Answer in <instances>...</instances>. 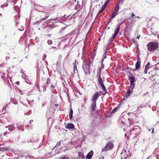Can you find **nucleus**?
Returning a JSON list of instances; mask_svg holds the SVG:
<instances>
[{"label":"nucleus","mask_w":159,"mask_h":159,"mask_svg":"<svg viewBox=\"0 0 159 159\" xmlns=\"http://www.w3.org/2000/svg\"><path fill=\"white\" fill-rule=\"evenodd\" d=\"M60 18L59 17H57L54 19L51 18L48 20L50 22H51L53 25V28L55 27L59 26V25L57 24L58 22H60L61 23L63 24V22L58 19Z\"/></svg>","instance_id":"4"},{"label":"nucleus","mask_w":159,"mask_h":159,"mask_svg":"<svg viewBox=\"0 0 159 159\" xmlns=\"http://www.w3.org/2000/svg\"><path fill=\"white\" fill-rule=\"evenodd\" d=\"M35 41L36 43H38L39 41V39L38 37H36L35 39Z\"/></svg>","instance_id":"45"},{"label":"nucleus","mask_w":159,"mask_h":159,"mask_svg":"<svg viewBox=\"0 0 159 159\" xmlns=\"http://www.w3.org/2000/svg\"><path fill=\"white\" fill-rule=\"evenodd\" d=\"M98 71L97 73V77H101V69H98Z\"/></svg>","instance_id":"23"},{"label":"nucleus","mask_w":159,"mask_h":159,"mask_svg":"<svg viewBox=\"0 0 159 159\" xmlns=\"http://www.w3.org/2000/svg\"><path fill=\"white\" fill-rule=\"evenodd\" d=\"M80 10L77 11L76 12H75L71 17H70L69 18V19H71L72 18H75V16L77 14L79 11Z\"/></svg>","instance_id":"28"},{"label":"nucleus","mask_w":159,"mask_h":159,"mask_svg":"<svg viewBox=\"0 0 159 159\" xmlns=\"http://www.w3.org/2000/svg\"><path fill=\"white\" fill-rule=\"evenodd\" d=\"M113 41V40H112L111 39L109 40L106 46L107 48L108 47Z\"/></svg>","instance_id":"27"},{"label":"nucleus","mask_w":159,"mask_h":159,"mask_svg":"<svg viewBox=\"0 0 159 159\" xmlns=\"http://www.w3.org/2000/svg\"><path fill=\"white\" fill-rule=\"evenodd\" d=\"M133 129L134 131L137 130V131L138 132L139 131L140 128L138 126H135L133 128Z\"/></svg>","instance_id":"21"},{"label":"nucleus","mask_w":159,"mask_h":159,"mask_svg":"<svg viewBox=\"0 0 159 159\" xmlns=\"http://www.w3.org/2000/svg\"><path fill=\"white\" fill-rule=\"evenodd\" d=\"M60 141L59 142H58L57 143V144L55 146V147H58V146L60 145Z\"/></svg>","instance_id":"56"},{"label":"nucleus","mask_w":159,"mask_h":159,"mask_svg":"<svg viewBox=\"0 0 159 159\" xmlns=\"http://www.w3.org/2000/svg\"><path fill=\"white\" fill-rule=\"evenodd\" d=\"M70 36H71V34H70V33H68V34H66V35H65L64 36V37L66 38L67 39V38H69Z\"/></svg>","instance_id":"40"},{"label":"nucleus","mask_w":159,"mask_h":159,"mask_svg":"<svg viewBox=\"0 0 159 159\" xmlns=\"http://www.w3.org/2000/svg\"><path fill=\"white\" fill-rule=\"evenodd\" d=\"M65 128L66 129H75V126L72 123H68L66 125Z\"/></svg>","instance_id":"11"},{"label":"nucleus","mask_w":159,"mask_h":159,"mask_svg":"<svg viewBox=\"0 0 159 159\" xmlns=\"http://www.w3.org/2000/svg\"><path fill=\"white\" fill-rule=\"evenodd\" d=\"M114 144L112 142L107 143L105 146L102 148L101 150L102 152L111 150L114 147Z\"/></svg>","instance_id":"3"},{"label":"nucleus","mask_w":159,"mask_h":159,"mask_svg":"<svg viewBox=\"0 0 159 159\" xmlns=\"http://www.w3.org/2000/svg\"><path fill=\"white\" fill-rule=\"evenodd\" d=\"M91 63V60L89 58L87 60H84L83 61L82 68L85 74H90Z\"/></svg>","instance_id":"1"},{"label":"nucleus","mask_w":159,"mask_h":159,"mask_svg":"<svg viewBox=\"0 0 159 159\" xmlns=\"http://www.w3.org/2000/svg\"><path fill=\"white\" fill-rule=\"evenodd\" d=\"M93 151L92 150H91L87 155L86 157V159H91L93 155Z\"/></svg>","instance_id":"12"},{"label":"nucleus","mask_w":159,"mask_h":159,"mask_svg":"<svg viewBox=\"0 0 159 159\" xmlns=\"http://www.w3.org/2000/svg\"><path fill=\"white\" fill-rule=\"evenodd\" d=\"M51 82V80L49 78H48L47 79V81L46 82V84L47 85H48L50 84Z\"/></svg>","instance_id":"32"},{"label":"nucleus","mask_w":159,"mask_h":159,"mask_svg":"<svg viewBox=\"0 0 159 159\" xmlns=\"http://www.w3.org/2000/svg\"><path fill=\"white\" fill-rule=\"evenodd\" d=\"M2 136L3 135L2 134H0V140H1L3 139Z\"/></svg>","instance_id":"60"},{"label":"nucleus","mask_w":159,"mask_h":159,"mask_svg":"<svg viewBox=\"0 0 159 159\" xmlns=\"http://www.w3.org/2000/svg\"><path fill=\"white\" fill-rule=\"evenodd\" d=\"M34 102V100H32L31 101H29V100H28V102L29 103V104L30 105H32V104H30V103L31 102Z\"/></svg>","instance_id":"50"},{"label":"nucleus","mask_w":159,"mask_h":159,"mask_svg":"<svg viewBox=\"0 0 159 159\" xmlns=\"http://www.w3.org/2000/svg\"><path fill=\"white\" fill-rule=\"evenodd\" d=\"M102 90L103 92L101 91H96L98 93L99 96L101 95H105L107 93V91L105 87V89H104L103 88H102Z\"/></svg>","instance_id":"10"},{"label":"nucleus","mask_w":159,"mask_h":159,"mask_svg":"<svg viewBox=\"0 0 159 159\" xmlns=\"http://www.w3.org/2000/svg\"><path fill=\"white\" fill-rule=\"evenodd\" d=\"M26 20L27 23V24L29 25L30 24V19L29 18L28 19L27 18L26 19Z\"/></svg>","instance_id":"43"},{"label":"nucleus","mask_w":159,"mask_h":159,"mask_svg":"<svg viewBox=\"0 0 159 159\" xmlns=\"http://www.w3.org/2000/svg\"><path fill=\"white\" fill-rule=\"evenodd\" d=\"M112 18H111V17H110V19H109V20H108V21L107 22V25L108 24H109V23H110V22H111L112 21Z\"/></svg>","instance_id":"54"},{"label":"nucleus","mask_w":159,"mask_h":159,"mask_svg":"<svg viewBox=\"0 0 159 159\" xmlns=\"http://www.w3.org/2000/svg\"><path fill=\"white\" fill-rule=\"evenodd\" d=\"M141 62L137 61L135 64L136 69L139 70L140 68V64Z\"/></svg>","instance_id":"17"},{"label":"nucleus","mask_w":159,"mask_h":159,"mask_svg":"<svg viewBox=\"0 0 159 159\" xmlns=\"http://www.w3.org/2000/svg\"><path fill=\"white\" fill-rule=\"evenodd\" d=\"M127 20V19L123 20L121 19L120 20V22L119 23V24L118 25H119V26H120V25L124 23Z\"/></svg>","instance_id":"24"},{"label":"nucleus","mask_w":159,"mask_h":159,"mask_svg":"<svg viewBox=\"0 0 159 159\" xmlns=\"http://www.w3.org/2000/svg\"><path fill=\"white\" fill-rule=\"evenodd\" d=\"M98 80V84L102 88L105 89V86L103 83L102 79L101 77H97Z\"/></svg>","instance_id":"8"},{"label":"nucleus","mask_w":159,"mask_h":159,"mask_svg":"<svg viewBox=\"0 0 159 159\" xmlns=\"http://www.w3.org/2000/svg\"><path fill=\"white\" fill-rule=\"evenodd\" d=\"M80 4H77L75 5V10H80Z\"/></svg>","instance_id":"25"},{"label":"nucleus","mask_w":159,"mask_h":159,"mask_svg":"<svg viewBox=\"0 0 159 159\" xmlns=\"http://www.w3.org/2000/svg\"><path fill=\"white\" fill-rule=\"evenodd\" d=\"M74 71L75 72V70H76L77 71V66L76 65H75L74 67Z\"/></svg>","instance_id":"58"},{"label":"nucleus","mask_w":159,"mask_h":159,"mask_svg":"<svg viewBox=\"0 0 159 159\" xmlns=\"http://www.w3.org/2000/svg\"><path fill=\"white\" fill-rule=\"evenodd\" d=\"M10 58V57L9 56H6V59L7 61L8 60V59H9Z\"/></svg>","instance_id":"63"},{"label":"nucleus","mask_w":159,"mask_h":159,"mask_svg":"<svg viewBox=\"0 0 159 159\" xmlns=\"http://www.w3.org/2000/svg\"><path fill=\"white\" fill-rule=\"evenodd\" d=\"M16 127L19 130H20V131H22V130H23V129H22L21 128V127L20 125H18L17 124H16Z\"/></svg>","instance_id":"38"},{"label":"nucleus","mask_w":159,"mask_h":159,"mask_svg":"<svg viewBox=\"0 0 159 159\" xmlns=\"http://www.w3.org/2000/svg\"><path fill=\"white\" fill-rule=\"evenodd\" d=\"M156 75H157L156 73L154 74H151V77H149V79H150L151 77H152V78H154L155 76H156Z\"/></svg>","instance_id":"47"},{"label":"nucleus","mask_w":159,"mask_h":159,"mask_svg":"<svg viewBox=\"0 0 159 159\" xmlns=\"http://www.w3.org/2000/svg\"><path fill=\"white\" fill-rule=\"evenodd\" d=\"M95 56V54H93L91 56V59H92V60H91V63H92L93 62V58H94Z\"/></svg>","instance_id":"42"},{"label":"nucleus","mask_w":159,"mask_h":159,"mask_svg":"<svg viewBox=\"0 0 159 159\" xmlns=\"http://www.w3.org/2000/svg\"><path fill=\"white\" fill-rule=\"evenodd\" d=\"M99 97V96L98 93L96 92L94 94L91 98L92 101L96 102L97 100H98Z\"/></svg>","instance_id":"9"},{"label":"nucleus","mask_w":159,"mask_h":159,"mask_svg":"<svg viewBox=\"0 0 159 159\" xmlns=\"http://www.w3.org/2000/svg\"><path fill=\"white\" fill-rule=\"evenodd\" d=\"M120 26L119 25H117L116 28L115 30V33L112 35V37L111 38V39L113 40H114V39L117 35L119 32L120 31Z\"/></svg>","instance_id":"6"},{"label":"nucleus","mask_w":159,"mask_h":159,"mask_svg":"<svg viewBox=\"0 0 159 159\" xmlns=\"http://www.w3.org/2000/svg\"><path fill=\"white\" fill-rule=\"evenodd\" d=\"M8 128V130L10 131H12L16 129V127L14 126V125H10L8 126H6L5 128Z\"/></svg>","instance_id":"14"},{"label":"nucleus","mask_w":159,"mask_h":159,"mask_svg":"<svg viewBox=\"0 0 159 159\" xmlns=\"http://www.w3.org/2000/svg\"><path fill=\"white\" fill-rule=\"evenodd\" d=\"M119 6L118 4L116 5V7L115 8L113 12L117 14L119 11Z\"/></svg>","instance_id":"18"},{"label":"nucleus","mask_w":159,"mask_h":159,"mask_svg":"<svg viewBox=\"0 0 159 159\" xmlns=\"http://www.w3.org/2000/svg\"><path fill=\"white\" fill-rule=\"evenodd\" d=\"M148 70V69H146L145 68L144 71V73L145 74H146L147 73Z\"/></svg>","instance_id":"62"},{"label":"nucleus","mask_w":159,"mask_h":159,"mask_svg":"<svg viewBox=\"0 0 159 159\" xmlns=\"http://www.w3.org/2000/svg\"><path fill=\"white\" fill-rule=\"evenodd\" d=\"M128 155L126 154V155H124V158L125 159H126L127 158V157H128Z\"/></svg>","instance_id":"64"},{"label":"nucleus","mask_w":159,"mask_h":159,"mask_svg":"<svg viewBox=\"0 0 159 159\" xmlns=\"http://www.w3.org/2000/svg\"><path fill=\"white\" fill-rule=\"evenodd\" d=\"M38 140L35 139V140H33L32 141V140H30V142L31 143H34V142H37V141H38Z\"/></svg>","instance_id":"55"},{"label":"nucleus","mask_w":159,"mask_h":159,"mask_svg":"<svg viewBox=\"0 0 159 159\" xmlns=\"http://www.w3.org/2000/svg\"><path fill=\"white\" fill-rule=\"evenodd\" d=\"M150 64L149 62H148L145 66V68L146 69H148L150 68Z\"/></svg>","instance_id":"34"},{"label":"nucleus","mask_w":159,"mask_h":159,"mask_svg":"<svg viewBox=\"0 0 159 159\" xmlns=\"http://www.w3.org/2000/svg\"><path fill=\"white\" fill-rule=\"evenodd\" d=\"M47 43L48 45H51L52 43V41L51 40H49L47 41Z\"/></svg>","instance_id":"41"},{"label":"nucleus","mask_w":159,"mask_h":159,"mask_svg":"<svg viewBox=\"0 0 159 159\" xmlns=\"http://www.w3.org/2000/svg\"><path fill=\"white\" fill-rule=\"evenodd\" d=\"M137 61L141 62L139 57H137Z\"/></svg>","instance_id":"59"},{"label":"nucleus","mask_w":159,"mask_h":159,"mask_svg":"<svg viewBox=\"0 0 159 159\" xmlns=\"http://www.w3.org/2000/svg\"><path fill=\"white\" fill-rule=\"evenodd\" d=\"M47 57L46 54H44L43 55L42 60L43 61Z\"/></svg>","instance_id":"48"},{"label":"nucleus","mask_w":159,"mask_h":159,"mask_svg":"<svg viewBox=\"0 0 159 159\" xmlns=\"http://www.w3.org/2000/svg\"><path fill=\"white\" fill-rule=\"evenodd\" d=\"M48 86L47 85H44L42 87V88H43V91L44 92L46 91V88L48 87Z\"/></svg>","instance_id":"36"},{"label":"nucleus","mask_w":159,"mask_h":159,"mask_svg":"<svg viewBox=\"0 0 159 159\" xmlns=\"http://www.w3.org/2000/svg\"><path fill=\"white\" fill-rule=\"evenodd\" d=\"M159 70V68L158 67L157 68L155 67L154 68V70L157 71V70Z\"/></svg>","instance_id":"61"},{"label":"nucleus","mask_w":159,"mask_h":159,"mask_svg":"<svg viewBox=\"0 0 159 159\" xmlns=\"http://www.w3.org/2000/svg\"><path fill=\"white\" fill-rule=\"evenodd\" d=\"M8 150L6 147H0V151H6Z\"/></svg>","instance_id":"26"},{"label":"nucleus","mask_w":159,"mask_h":159,"mask_svg":"<svg viewBox=\"0 0 159 159\" xmlns=\"http://www.w3.org/2000/svg\"><path fill=\"white\" fill-rule=\"evenodd\" d=\"M118 108L117 107H116L115 108H114L113 110H112V111H111L110 114H114L115 112L116 111V110H117Z\"/></svg>","instance_id":"29"},{"label":"nucleus","mask_w":159,"mask_h":159,"mask_svg":"<svg viewBox=\"0 0 159 159\" xmlns=\"http://www.w3.org/2000/svg\"><path fill=\"white\" fill-rule=\"evenodd\" d=\"M60 159H69V158L68 156L66 155H64L61 156L60 157Z\"/></svg>","instance_id":"33"},{"label":"nucleus","mask_w":159,"mask_h":159,"mask_svg":"<svg viewBox=\"0 0 159 159\" xmlns=\"http://www.w3.org/2000/svg\"><path fill=\"white\" fill-rule=\"evenodd\" d=\"M24 30V26H22V27H21V29H18V30H19L21 31H23V30Z\"/></svg>","instance_id":"57"},{"label":"nucleus","mask_w":159,"mask_h":159,"mask_svg":"<svg viewBox=\"0 0 159 159\" xmlns=\"http://www.w3.org/2000/svg\"><path fill=\"white\" fill-rule=\"evenodd\" d=\"M117 14L116 13H115L114 12H113L111 16V18H114L115 16H116Z\"/></svg>","instance_id":"31"},{"label":"nucleus","mask_w":159,"mask_h":159,"mask_svg":"<svg viewBox=\"0 0 159 159\" xmlns=\"http://www.w3.org/2000/svg\"><path fill=\"white\" fill-rule=\"evenodd\" d=\"M41 22H42V20H39L37 21H36L34 23V25H39Z\"/></svg>","instance_id":"37"},{"label":"nucleus","mask_w":159,"mask_h":159,"mask_svg":"<svg viewBox=\"0 0 159 159\" xmlns=\"http://www.w3.org/2000/svg\"><path fill=\"white\" fill-rule=\"evenodd\" d=\"M106 53H107V50L106 51H105V52H104V54L102 56V58L105 59L106 58V57H107Z\"/></svg>","instance_id":"39"},{"label":"nucleus","mask_w":159,"mask_h":159,"mask_svg":"<svg viewBox=\"0 0 159 159\" xmlns=\"http://www.w3.org/2000/svg\"><path fill=\"white\" fill-rule=\"evenodd\" d=\"M8 5V4H3V5H2L1 6V7H2V8H4V7H7Z\"/></svg>","instance_id":"46"},{"label":"nucleus","mask_w":159,"mask_h":159,"mask_svg":"<svg viewBox=\"0 0 159 159\" xmlns=\"http://www.w3.org/2000/svg\"><path fill=\"white\" fill-rule=\"evenodd\" d=\"M126 27L127 29H129L130 28V26L129 25V24H127L126 25Z\"/></svg>","instance_id":"51"},{"label":"nucleus","mask_w":159,"mask_h":159,"mask_svg":"<svg viewBox=\"0 0 159 159\" xmlns=\"http://www.w3.org/2000/svg\"><path fill=\"white\" fill-rule=\"evenodd\" d=\"M73 111L71 108H70L69 117L70 120H71L73 117Z\"/></svg>","instance_id":"16"},{"label":"nucleus","mask_w":159,"mask_h":159,"mask_svg":"<svg viewBox=\"0 0 159 159\" xmlns=\"http://www.w3.org/2000/svg\"><path fill=\"white\" fill-rule=\"evenodd\" d=\"M48 16H45L41 20H45L47 19V18L48 17Z\"/></svg>","instance_id":"44"},{"label":"nucleus","mask_w":159,"mask_h":159,"mask_svg":"<svg viewBox=\"0 0 159 159\" xmlns=\"http://www.w3.org/2000/svg\"><path fill=\"white\" fill-rule=\"evenodd\" d=\"M105 8H106V7H105V6H104L102 5L101 9L99 11L98 13L97 14V15L96 16H98V14L99 13H101L104 10V9H105Z\"/></svg>","instance_id":"19"},{"label":"nucleus","mask_w":159,"mask_h":159,"mask_svg":"<svg viewBox=\"0 0 159 159\" xmlns=\"http://www.w3.org/2000/svg\"><path fill=\"white\" fill-rule=\"evenodd\" d=\"M73 75L72 74H71L69 77V80L70 82H71L72 84H73V82L72 81L73 80Z\"/></svg>","instance_id":"30"},{"label":"nucleus","mask_w":159,"mask_h":159,"mask_svg":"<svg viewBox=\"0 0 159 159\" xmlns=\"http://www.w3.org/2000/svg\"><path fill=\"white\" fill-rule=\"evenodd\" d=\"M110 1V0H107L105 2L104 4L103 5V6H105V7H106L107 5L108 4L109 2Z\"/></svg>","instance_id":"35"},{"label":"nucleus","mask_w":159,"mask_h":159,"mask_svg":"<svg viewBox=\"0 0 159 159\" xmlns=\"http://www.w3.org/2000/svg\"><path fill=\"white\" fill-rule=\"evenodd\" d=\"M75 32H76V30H74L70 32V34H71V35H72V34H74L75 33Z\"/></svg>","instance_id":"53"},{"label":"nucleus","mask_w":159,"mask_h":159,"mask_svg":"<svg viewBox=\"0 0 159 159\" xmlns=\"http://www.w3.org/2000/svg\"><path fill=\"white\" fill-rule=\"evenodd\" d=\"M104 67V66L103 64V63H101V67L99 68V69H101V70L102 69H103Z\"/></svg>","instance_id":"49"},{"label":"nucleus","mask_w":159,"mask_h":159,"mask_svg":"<svg viewBox=\"0 0 159 159\" xmlns=\"http://www.w3.org/2000/svg\"><path fill=\"white\" fill-rule=\"evenodd\" d=\"M148 50L152 51L158 48V43L155 42H150L147 45Z\"/></svg>","instance_id":"2"},{"label":"nucleus","mask_w":159,"mask_h":159,"mask_svg":"<svg viewBox=\"0 0 159 159\" xmlns=\"http://www.w3.org/2000/svg\"><path fill=\"white\" fill-rule=\"evenodd\" d=\"M96 102L92 101V103L91 105V111L92 112H94L96 106Z\"/></svg>","instance_id":"13"},{"label":"nucleus","mask_w":159,"mask_h":159,"mask_svg":"<svg viewBox=\"0 0 159 159\" xmlns=\"http://www.w3.org/2000/svg\"><path fill=\"white\" fill-rule=\"evenodd\" d=\"M134 88L130 86L129 89L127 90L125 97H124V99H125L126 98L130 96L133 93V89Z\"/></svg>","instance_id":"7"},{"label":"nucleus","mask_w":159,"mask_h":159,"mask_svg":"<svg viewBox=\"0 0 159 159\" xmlns=\"http://www.w3.org/2000/svg\"><path fill=\"white\" fill-rule=\"evenodd\" d=\"M128 79L130 82V86L132 88H134L135 87V82L136 81L135 78L133 75V74H131L128 77Z\"/></svg>","instance_id":"5"},{"label":"nucleus","mask_w":159,"mask_h":159,"mask_svg":"<svg viewBox=\"0 0 159 159\" xmlns=\"http://www.w3.org/2000/svg\"><path fill=\"white\" fill-rule=\"evenodd\" d=\"M25 79L26 81V82L27 83H28L29 84H31V82L30 81H29V79L28 78V77L27 76L25 75Z\"/></svg>","instance_id":"22"},{"label":"nucleus","mask_w":159,"mask_h":159,"mask_svg":"<svg viewBox=\"0 0 159 159\" xmlns=\"http://www.w3.org/2000/svg\"><path fill=\"white\" fill-rule=\"evenodd\" d=\"M78 155L80 158H82V159H84L85 158V156L83 155V153L82 152H79Z\"/></svg>","instance_id":"20"},{"label":"nucleus","mask_w":159,"mask_h":159,"mask_svg":"<svg viewBox=\"0 0 159 159\" xmlns=\"http://www.w3.org/2000/svg\"><path fill=\"white\" fill-rule=\"evenodd\" d=\"M50 88L51 90H52V89L55 88V86L52 85V84H51L50 85Z\"/></svg>","instance_id":"52"},{"label":"nucleus","mask_w":159,"mask_h":159,"mask_svg":"<svg viewBox=\"0 0 159 159\" xmlns=\"http://www.w3.org/2000/svg\"><path fill=\"white\" fill-rule=\"evenodd\" d=\"M66 16V15H64L62 17L60 18V19L64 21L68 19H69V18H70V15H68L67 16Z\"/></svg>","instance_id":"15"}]
</instances>
